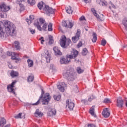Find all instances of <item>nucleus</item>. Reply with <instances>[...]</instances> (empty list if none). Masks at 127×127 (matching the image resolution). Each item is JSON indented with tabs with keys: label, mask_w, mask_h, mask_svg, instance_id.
<instances>
[{
	"label": "nucleus",
	"mask_w": 127,
	"mask_h": 127,
	"mask_svg": "<svg viewBox=\"0 0 127 127\" xmlns=\"http://www.w3.org/2000/svg\"><path fill=\"white\" fill-rule=\"evenodd\" d=\"M4 27L6 32L7 36H15L16 35L15 31V25L10 22H5Z\"/></svg>",
	"instance_id": "1"
},
{
	"label": "nucleus",
	"mask_w": 127,
	"mask_h": 127,
	"mask_svg": "<svg viewBox=\"0 0 127 127\" xmlns=\"http://www.w3.org/2000/svg\"><path fill=\"white\" fill-rule=\"evenodd\" d=\"M44 94V91L43 89H42V94L41 96L40 97L39 99L38 100L37 102L33 104V105L34 106H37L40 104V101L42 100V105H47L49 102L50 101V99H51V97L50 96V94L49 93H47L44 95L43 97V94Z\"/></svg>",
	"instance_id": "2"
},
{
	"label": "nucleus",
	"mask_w": 127,
	"mask_h": 127,
	"mask_svg": "<svg viewBox=\"0 0 127 127\" xmlns=\"http://www.w3.org/2000/svg\"><path fill=\"white\" fill-rule=\"evenodd\" d=\"M38 7L40 9H43L44 13H46V14H53L55 12V10H56L55 9L49 7L45 3H43V1L40 2L38 4Z\"/></svg>",
	"instance_id": "3"
},
{
	"label": "nucleus",
	"mask_w": 127,
	"mask_h": 127,
	"mask_svg": "<svg viewBox=\"0 0 127 127\" xmlns=\"http://www.w3.org/2000/svg\"><path fill=\"white\" fill-rule=\"evenodd\" d=\"M79 52L75 51L71 53V55H69L67 58L63 57L60 58V62L61 64H68L70 62V59H74L78 56Z\"/></svg>",
	"instance_id": "4"
},
{
	"label": "nucleus",
	"mask_w": 127,
	"mask_h": 127,
	"mask_svg": "<svg viewBox=\"0 0 127 127\" xmlns=\"http://www.w3.org/2000/svg\"><path fill=\"white\" fill-rule=\"evenodd\" d=\"M34 25L40 31H41L42 29L46 30V28H47V24L45 23V20L43 19L42 18H40L39 21H35L34 23Z\"/></svg>",
	"instance_id": "5"
},
{
	"label": "nucleus",
	"mask_w": 127,
	"mask_h": 127,
	"mask_svg": "<svg viewBox=\"0 0 127 127\" xmlns=\"http://www.w3.org/2000/svg\"><path fill=\"white\" fill-rule=\"evenodd\" d=\"M74 69L70 68L64 72V76L68 79L69 81H73L75 78V76H74Z\"/></svg>",
	"instance_id": "6"
},
{
	"label": "nucleus",
	"mask_w": 127,
	"mask_h": 127,
	"mask_svg": "<svg viewBox=\"0 0 127 127\" xmlns=\"http://www.w3.org/2000/svg\"><path fill=\"white\" fill-rule=\"evenodd\" d=\"M71 41L70 39H66V37H64L62 38L61 42H60V45L63 48H67L69 45L71 43Z\"/></svg>",
	"instance_id": "7"
},
{
	"label": "nucleus",
	"mask_w": 127,
	"mask_h": 127,
	"mask_svg": "<svg viewBox=\"0 0 127 127\" xmlns=\"http://www.w3.org/2000/svg\"><path fill=\"white\" fill-rule=\"evenodd\" d=\"M16 82V80H14L12 82V84H9L7 87V90L10 93H12L14 94V95H15V87H14V85H15Z\"/></svg>",
	"instance_id": "8"
},
{
	"label": "nucleus",
	"mask_w": 127,
	"mask_h": 127,
	"mask_svg": "<svg viewBox=\"0 0 127 127\" xmlns=\"http://www.w3.org/2000/svg\"><path fill=\"white\" fill-rule=\"evenodd\" d=\"M66 108H68L70 111H73L75 104L74 102H72L71 99H67L66 100Z\"/></svg>",
	"instance_id": "9"
},
{
	"label": "nucleus",
	"mask_w": 127,
	"mask_h": 127,
	"mask_svg": "<svg viewBox=\"0 0 127 127\" xmlns=\"http://www.w3.org/2000/svg\"><path fill=\"white\" fill-rule=\"evenodd\" d=\"M62 25L63 26H64V27H66V28H72L74 25L69 20L63 21Z\"/></svg>",
	"instance_id": "10"
},
{
	"label": "nucleus",
	"mask_w": 127,
	"mask_h": 127,
	"mask_svg": "<svg viewBox=\"0 0 127 127\" xmlns=\"http://www.w3.org/2000/svg\"><path fill=\"white\" fill-rule=\"evenodd\" d=\"M9 9H10V7L8 6H7L5 4H2L0 5V11H4V12H6V11H8Z\"/></svg>",
	"instance_id": "11"
},
{
	"label": "nucleus",
	"mask_w": 127,
	"mask_h": 127,
	"mask_svg": "<svg viewBox=\"0 0 127 127\" xmlns=\"http://www.w3.org/2000/svg\"><path fill=\"white\" fill-rule=\"evenodd\" d=\"M116 106L118 108H123L124 106V100L121 97H119L117 100Z\"/></svg>",
	"instance_id": "12"
},
{
	"label": "nucleus",
	"mask_w": 127,
	"mask_h": 127,
	"mask_svg": "<svg viewBox=\"0 0 127 127\" xmlns=\"http://www.w3.org/2000/svg\"><path fill=\"white\" fill-rule=\"evenodd\" d=\"M66 87H67V85L65 84V82H62L60 85H58V88L61 92H64Z\"/></svg>",
	"instance_id": "13"
},
{
	"label": "nucleus",
	"mask_w": 127,
	"mask_h": 127,
	"mask_svg": "<svg viewBox=\"0 0 127 127\" xmlns=\"http://www.w3.org/2000/svg\"><path fill=\"white\" fill-rule=\"evenodd\" d=\"M110 112H109V110H108V108H105L103 110L102 112V115L104 118H109L110 117Z\"/></svg>",
	"instance_id": "14"
},
{
	"label": "nucleus",
	"mask_w": 127,
	"mask_h": 127,
	"mask_svg": "<svg viewBox=\"0 0 127 127\" xmlns=\"http://www.w3.org/2000/svg\"><path fill=\"white\" fill-rule=\"evenodd\" d=\"M53 50L55 55H62V52H61V51H60V49L58 47H54Z\"/></svg>",
	"instance_id": "15"
},
{
	"label": "nucleus",
	"mask_w": 127,
	"mask_h": 127,
	"mask_svg": "<svg viewBox=\"0 0 127 127\" xmlns=\"http://www.w3.org/2000/svg\"><path fill=\"white\" fill-rule=\"evenodd\" d=\"M56 115V110L55 109H49L48 112V116L51 117V116H55Z\"/></svg>",
	"instance_id": "16"
},
{
	"label": "nucleus",
	"mask_w": 127,
	"mask_h": 127,
	"mask_svg": "<svg viewBox=\"0 0 127 127\" xmlns=\"http://www.w3.org/2000/svg\"><path fill=\"white\" fill-rule=\"evenodd\" d=\"M6 124V120L3 118H1L0 120V127H3V126Z\"/></svg>",
	"instance_id": "17"
},
{
	"label": "nucleus",
	"mask_w": 127,
	"mask_h": 127,
	"mask_svg": "<svg viewBox=\"0 0 127 127\" xmlns=\"http://www.w3.org/2000/svg\"><path fill=\"white\" fill-rule=\"evenodd\" d=\"M35 117H42V116H43V113L40 112V111H39V109H37L36 112H35Z\"/></svg>",
	"instance_id": "18"
},
{
	"label": "nucleus",
	"mask_w": 127,
	"mask_h": 127,
	"mask_svg": "<svg viewBox=\"0 0 127 127\" xmlns=\"http://www.w3.org/2000/svg\"><path fill=\"white\" fill-rule=\"evenodd\" d=\"M96 2L97 3H99V4H102L103 6L108 5V2H107L105 0L102 1L101 0H97Z\"/></svg>",
	"instance_id": "19"
},
{
	"label": "nucleus",
	"mask_w": 127,
	"mask_h": 127,
	"mask_svg": "<svg viewBox=\"0 0 127 127\" xmlns=\"http://www.w3.org/2000/svg\"><path fill=\"white\" fill-rule=\"evenodd\" d=\"M10 76H11L12 78L17 77L18 76V72L12 70L10 72Z\"/></svg>",
	"instance_id": "20"
},
{
	"label": "nucleus",
	"mask_w": 127,
	"mask_h": 127,
	"mask_svg": "<svg viewBox=\"0 0 127 127\" xmlns=\"http://www.w3.org/2000/svg\"><path fill=\"white\" fill-rule=\"evenodd\" d=\"M89 113L91 114V116L96 117V115H95V106H92V108H90Z\"/></svg>",
	"instance_id": "21"
},
{
	"label": "nucleus",
	"mask_w": 127,
	"mask_h": 127,
	"mask_svg": "<svg viewBox=\"0 0 127 127\" xmlns=\"http://www.w3.org/2000/svg\"><path fill=\"white\" fill-rule=\"evenodd\" d=\"M25 0H17V3L19 5L20 7H21L20 10H23L24 9V7L23 6V5L21 4L20 2H22V1H24Z\"/></svg>",
	"instance_id": "22"
},
{
	"label": "nucleus",
	"mask_w": 127,
	"mask_h": 127,
	"mask_svg": "<svg viewBox=\"0 0 127 127\" xmlns=\"http://www.w3.org/2000/svg\"><path fill=\"white\" fill-rule=\"evenodd\" d=\"M34 19V16L33 15H30L29 16V19H26V21L28 23V24H30V23H31V21L33 20Z\"/></svg>",
	"instance_id": "23"
},
{
	"label": "nucleus",
	"mask_w": 127,
	"mask_h": 127,
	"mask_svg": "<svg viewBox=\"0 0 127 127\" xmlns=\"http://www.w3.org/2000/svg\"><path fill=\"white\" fill-rule=\"evenodd\" d=\"M14 118L15 119H25V116H24V114L23 116H22V113H19L17 116H15Z\"/></svg>",
	"instance_id": "24"
},
{
	"label": "nucleus",
	"mask_w": 127,
	"mask_h": 127,
	"mask_svg": "<svg viewBox=\"0 0 127 127\" xmlns=\"http://www.w3.org/2000/svg\"><path fill=\"white\" fill-rule=\"evenodd\" d=\"M66 11L67 13H68L69 14L72 13L73 12V10H72V7L70 6H68L66 10Z\"/></svg>",
	"instance_id": "25"
},
{
	"label": "nucleus",
	"mask_w": 127,
	"mask_h": 127,
	"mask_svg": "<svg viewBox=\"0 0 127 127\" xmlns=\"http://www.w3.org/2000/svg\"><path fill=\"white\" fill-rule=\"evenodd\" d=\"M123 24L124 25L126 30L127 31V18H125L123 20Z\"/></svg>",
	"instance_id": "26"
},
{
	"label": "nucleus",
	"mask_w": 127,
	"mask_h": 127,
	"mask_svg": "<svg viewBox=\"0 0 127 127\" xmlns=\"http://www.w3.org/2000/svg\"><path fill=\"white\" fill-rule=\"evenodd\" d=\"M97 35L95 33H93V38L92 39V42H96L97 41Z\"/></svg>",
	"instance_id": "27"
},
{
	"label": "nucleus",
	"mask_w": 127,
	"mask_h": 127,
	"mask_svg": "<svg viewBox=\"0 0 127 127\" xmlns=\"http://www.w3.org/2000/svg\"><path fill=\"white\" fill-rule=\"evenodd\" d=\"M14 46H15L16 49H19L20 48V46H19V42L18 41H15L14 44Z\"/></svg>",
	"instance_id": "28"
},
{
	"label": "nucleus",
	"mask_w": 127,
	"mask_h": 127,
	"mask_svg": "<svg viewBox=\"0 0 127 127\" xmlns=\"http://www.w3.org/2000/svg\"><path fill=\"white\" fill-rule=\"evenodd\" d=\"M27 2L28 3H29V4H30L31 5H34V4H35V0H28Z\"/></svg>",
	"instance_id": "29"
},
{
	"label": "nucleus",
	"mask_w": 127,
	"mask_h": 127,
	"mask_svg": "<svg viewBox=\"0 0 127 127\" xmlns=\"http://www.w3.org/2000/svg\"><path fill=\"white\" fill-rule=\"evenodd\" d=\"M27 63L28 64L29 67H32V66H33V61H32V60H28Z\"/></svg>",
	"instance_id": "30"
},
{
	"label": "nucleus",
	"mask_w": 127,
	"mask_h": 127,
	"mask_svg": "<svg viewBox=\"0 0 127 127\" xmlns=\"http://www.w3.org/2000/svg\"><path fill=\"white\" fill-rule=\"evenodd\" d=\"M54 98L55 101H60V99H61V95H55L54 96Z\"/></svg>",
	"instance_id": "31"
},
{
	"label": "nucleus",
	"mask_w": 127,
	"mask_h": 127,
	"mask_svg": "<svg viewBox=\"0 0 127 127\" xmlns=\"http://www.w3.org/2000/svg\"><path fill=\"white\" fill-rule=\"evenodd\" d=\"M34 80V76L33 75L29 76L28 77V82H32Z\"/></svg>",
	"instance_id": "32"
},
{
	"label": "nucleus",
	"mask_w": 127,
	"mask_h": 127,
	"mask_svg": "<svg viewBox=\"0 0 127 127\" xmlns=\"http://www.w3.org/2000/svg\"><path fill=\"white\" fill-rule=\"evenodd\" d=\"M81 35V31L80 30H77V32L76 33L75 36L77 37V39H80V35Z\"/></svg>",
	"instance_id": "33"
},
{
	"label": "nucleus",
	"mask_w": 127,
	"mask_h": 127,
	"mask_svg": "<svg viewBox=\"0 0 127 127\" xmlns=\"http://www.w3.org/2000/svg\"><path fill=\"white\" fill-rule=\"evenodd\" d=\"M54 42V41L53 40V37L52 36H49V43L50 44H53V43Z\"/></svg>",
	"instance_id": "34"
},
{
	"label": "nucleus",
	"mask_w": 127,
	"mask_h": 127,
	"mask_svg": "<svg viewBox=\"0 0 127 127\" xmlns=\"http://www.w3.org/2000/svg\"><path fill=\"white\" fill-rule=\"evenodd\" d=\"M76 71L78 74H81V73H83V72H84V70L81 69V67H80L77 68Z\"/></svg>",
	"instance_id": "35"
},
{
	"label": "nucleus",
	"mask_w": 127,
	"mask_h": 127,
	"mask_svg": "<svg viewBox=\"0 0 127 127\" xmlns=\"http://www.w3.org/2000/svg\"><path fill=\"white\" fill-rule=\"evenodd\" d=\"M95 99H96V96L92 95L90 96L89 98H88V101L89 102H92V101H93V100H95Z\"/></svg>",
	"instance_id": "36"
},
{
	"label": "nucleus",
	"mask_w": 127,
	"mask_h": 127,
	"mask_svg": "<svg viewBox=\"0 0 127 127\" xmlns=\"http://www.w3.org/2000/svg\"><path fill=\"white\" fill-rule=\"evenodd\" d=\"M91 11H92V12H93L94 15H95V16H96V17H99V15L96 12V10H95V9L92 8Z\"/></svg>",
	"instance_id": "37"
},
{
	"label": "nucleus",
	"mask_w": 127,
	"mask_h": 127,
	"mask_svg": "<svg viewBox=\"0 0 127 127\" xmlns=\"http://www.w3.org/2000/svg\"><path fill=\"white\" fill-rule=\"evenodd\" d=\"M103 103H104V104H109L111 103V100L109 98H105L104 100L103 101Z\"/></svg>",
	"instance_id": "38"
},
{
	"label": "nucleus",
	"mask_w": 127,
	"mask_h": 127,
	"mask_svg": "<svg viewBox=\"0 0 127 127\" xmlns=\"http://www.w3.org/2000/svg\"><path fill=\"white\" fill-rule=\"evenodd\" d=\"M97 19H98V20H100V21H103L104 20V15H101L100 16H99L98 15V17H97Z\"/></svg>",
	"instance_id": "39"
},
{
	"label": "nucleus",
	"mask_w": 127,
	"mask_h": 127,
	"mask_svg": "<svg viewBox=\"0 0 127 127\" xmlns=\"http://www.w3.org/2000/svg\"><path fill=\"white\" fill-rule=\"evenodd\" d=\"M77 38V37H76V36L72 38V41H73V42H74V43H76V42H77V41L79 40V39Z\"/></svg>",
	"instance_id": "40"
},
{
	"label": "nucleus",
	"mask_w": 127,
	"mask_h": 127,
	"mask_svg": "<svg viewBox=\"0 0 127 127\" xmlns=\"http://www.w3.org/2000/svg\"><path fill=\"white\" fill-rule=\"evenodd\" d=\"M53 29L52 28V23H50L48 25V31H52Z\"/></svg>",
	"instance_id": "41"
},
{
	"label": "nucleus",
	"mask_w": 127,
	"mask_h": 127,
	"mask_svg": "<svg viewBox=\"0 0 127 127\" xmlns=\"http://www.w3.org/2000/svg\"><path fill=\"white\" fill-rule=\"evenodd\" d=\"M82 54L84 56L87 55V54H88V50H87L86 48L83 49V50L82 51Z\"/></svg>",
	"instance_id": "42"
},
{
	"label": "nucleus",
	"mask_w": 127,
	"mask_h": 127,
	"mask_svg": "<svg viewBox=\"0 0 127 127\" xmlns=\"http://www.w3.org/2000/svg\"><path fill=\"white\" fill-rule=\"evenodd\" d=\"M73 89L75 93H78V92H79V89H78V86L77 85L73 86Z\"/></svg>",
	"instance_id": "43"
},
{
	"label": "nucleus",
	"mask_w": 127,
	"mask_h": 127,
	"mask_svg": "<svg viewBox=\"0 0 127 127\" xmlns=\"http://www.w3.org/2000/svg\"><path fill=\"white\" fill-rule=\"evenodd\" d=\"M107 43V41L106 40H102L101 41V45L103 46H105L106 45V44Z\"/></svg>",
	"instance_id": "44"
},
{
	"label": "nucleus",
	"mask_w": 127,
	"mask_h": 127,
	"mask_svg": "<svg viewBox=\"0 0 127 127\" xmlns=\"http://www.w3.org/2000/svg\"><path fill=\"white\" fill-rule=\"evenodd\" d=\"M11 59L12 60H16V53H15V55H11Z\"/></svg>",
	"instance_id": "45"
},
{
	"label": "nucleus",
	"mask_w": 127,
	"mask_h": 127,
	"mask_svg": "<svg viewBox=\"0 0 127 127\" xmlns=\"http://www.w3.org/2000/svg\"><path fill=\"white\" fill-rule=\"evenodd\" d=\"M7 55L8 56H10L11 55H15V52H12V53H10V52H8L7 53Z\"/></svg>",
	"instance_id": "46"
},
{
	"label": "nucleus",
	"mask_w": 127,
	"mask_h": 127,
	"mask_svg": "<svg viewBox=\"0 0 127 127\" xmlns=\"http://www.w3.org/2000/svg\"><path fill=\"white\" fill-rule=\"evenodd\" d=\"M29 31L32 34H34V33H35V30L34 29H29Z\"/></svg>",
	"instance_id": "47"
},
{
	"label": "nucleus",
	"mask_w": 127,
	"mask_h": 127,
	"mask_svg": "<svg viewBox=\"0 0 127 127\" xmlns=\"http://www.w3.org/2000/svg\"><path fill=\"white\" fill-rule=\"evenodd\" d=\"M83 45L81 42H79L77 44V48H80Z\"/></svg>",
	"instance_id": "48"
},
{
	"label": "nucleus",
	"mask_w": 127,
	"mask_h": 127,
	"mask_svg": "<svg viewBox=\"0 0 127 127\" xmlns=\"http://www.w3.org/2000/svg\"><path fill=\"white\" fill-rule=\"evenodd\" d=\"M79 20H80V21H82V20H86V18H85V16H82L81 18H79Z\"/></svg>",
	"instance_id": "49"
},
{
	"label": "nucleus",
	"mask_w": 127,
	"mask_h": 127,
	"mask_svg": "<svg viewBox=\"0 0 127 127\" xmlns=\"http://www.w3.org/2000/svg\"><path fill=\"white\" fill-rule=\"evenodd\" d=\"M46 59L47 60V62L50 61V56L49 55H47V57H46Z\"/></svg>",
	"instance_id": "50"
},
{
	"label": "nucleus",
	"mask_w": 127,
	"mask_h": 127,
	"mask_svg": "<svg viewBox=\"0 0 127 127\" xmlns=\"http://www.w3.org/2000/svg\"><path fill=\"white\" fill-rule=\"evenodd\" d=\"M88 127H96L95 125L89 124L87 126Z\"/></svg>",
	"instance_id": "51"
},
{
	"label": "nucleus",
	"mask_w": 127,
	"mask_h": 127,
	"mask_svg": "<svg viewBox=\"0 0 127 127\" xmlns=\"http://www.w3.org/2000/svg\"><path fill=\"white\" fill-rule=\"evenodd\" d=\"M85 3H89L91 2V0H83Z\"/></svg>",
	"instance_id": "52"
},
{
	"label": "nucleus",
	"mask_w": 127,
	"mask_h": 127,
	"mask_svg": "<svg viewBox=\"0 0 127 127\" xmlns=\"http://www.w3.org/2000/svg\"><path fill=\"white\" fill-rule=\"evenodd\" d=\"M43 37H42L39 39V40H41L42 44H43V42H44V40Z\"/></svg>",
	"instance_id": "53"
},
{
	"label": "nucleus",
	"mask_w": 127,
	"mask_h": 127,
	"mask_svg": "<svg viewBox=\"0 0 127 127\" xmlns=\"http://www.w3.org/2000/svg\"><path fill=\"white\" fill-rule=\"evenodd\" d=\"M112 7H113V8H116V6L114 5L113 3H111Z\"/></svg>",
	"instance_id": "54"
},
{
	"label": "nucleus",
	"mask_w": 127,
	"mask_h": 127,
	"mask_svg": "<svg viewBox=\"0 0 127 127\" xmlns=\"http://www.w3.org/2000/svg\"><path fill=\"white\" fill-rule=\"evenodd\" d=\"M10 127V125L8 124V125H6L4 127Z\"/></svg>",
	"instance_id": "55"
},
{
	"label": "nucleus",
	"mask_w": 127,
	"mask_h": 127,
	"mask_svg": "<svg viewBox=\"0 0 127 127\" xmlns=\"http://www.w3.org/2000/svg\"><path fill=\"white\" fill-rule=\"evenodd\" d=\"M8 66L9 68H10V69H11V68H12V66H11V65H10V64H8Z\"/></svg>",
	"instance_id": "56"
},
{
	"label": "nucleus",
	"mask_w": 127,
	"mask_h": 127,
	"mask_svg": "<svg viewBox=\"0 0 127 127\" xmlns=\"http://www.w3.org/2000/svg\"><path fill=\"white\" fill-rule=\"evenodd\" d=\"M85 29L86 31H88V27H85Z\"/></svg>",
	"instance_id": "57"
},
{
	"label": "nucleus",
	"mask_w": 127,
	"mask_h": 127,
	"mask_svg": "<svg viewBox=\"0 0 127 127\" xmlns=\"http://www.w3.org/2000/svg\"><path fill=\"white\" fill-rule=\"evenodd\" d=\"M82 102H84V104H86L85 103V102H86V100H82Z\"/></svg>",
	"instance_id": "58"
},
{
	"label": "nucleus",
	"mask_w": 127,
	"mask_h": 127,
	"mask_svg": "<svg viewBox=\"0 0 127 127\" xmlns=\"http://www.w3.org/2000/svg\"><path fill=\"white\" fill-rule=\"evenodd\" d=\"M109 8H110V9H112V6H109Z\"/></svg>",
	"instance_id": "59"
}]
</instances>
